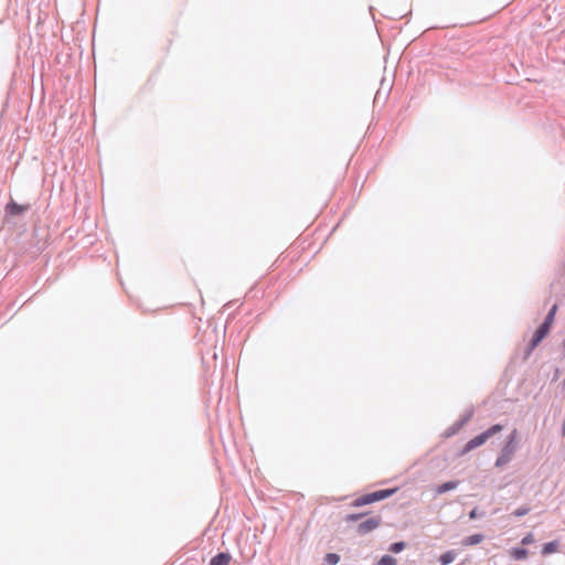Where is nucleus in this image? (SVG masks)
Returning a JSON list of instances; mask_svg holds the SVG:
<instances>
[{"label": "nucleus", "mask_w": 565, "mask_h": 565, "mask_svg": "<svg viewBox=\"0 0 565 565\" xmlns=\"http://www.w3.org/2000/svg\"><path fill=\"white\" fill-rule=\"evenodd\" d=\"M519 447V433L516 429H513L507 437L505 443L502 446L501 451L495 459L494 467L502 468L505 465H508L512 460Z\"/></svg>", "instance_id": "obj_1"}, {"label": "nucleus", "mask_w": 565, "mask_h": 565, "mask_svg": "<svg viewBox=\"0 0 565 565\" xmlns=\"http://www.w3.org/2000/svg\"><path fill=\"white\" fill-rule=\"evenodd\" d=\"M396 491H397V488H390V489H381V490H376V491H373L370 493H365V494L356 498L355 500H353L351 505L354 508H360V507H364L367 504H372V503H375V502H379V501H382V500H385V499L392 497Z\"/></svg>", "instance_id": "obj_2"}, {"label": "nucleus", "mask_w": 565, "mask_h": 565, "mask_svg": "<svg viewBox=\"0 0 565 565\" xmlns=\"http://www.w3.org/2000/svg\"><path fill=\"white\" fill-rule=\"evenodd\" d=\"M556 311H557V306L556 305L552 306V308L548 310L547 315L545 316L543 322L536 328V330L534 331V333L532 335V338H534V342L535 341L542 342L545 339V337L548 334L551 327L553 324V321L555 319Z\"/></svg>", "instance_id": "obj_3"}, {"label": "nucleus", "mask_w": 565, "mask_h": 565, "mask_svg": "<svg viewBox=\"0 0 565 565\" xmlns=\"http://www.w3.org/2000/svg\"><path fill=\"white\" fill-rule=\"evenodd\" d=\"M382 523V518L380 515L371 516L359 523L356 526V533L359 535H365L375 529H377Z\"/></svg>", "instance_id": "obj_4"}, {"label": "nucleus", "mask_w": 565, "mask_h": 565, "mask_svg": "<svg viewBox=\"0 0 565 565\" xmlns=\"http://www.w3.org/2000/svg\"><path fill=\"white\" fill-rule=\"evenodd\" d=\"M30 210V204H19L11 199L4 206L6 216H19Z\"/></svg>", "instance_id": "obj_5"}, {"label": "nucleus", "mask_w": 565, "mask_h": 565, "mask_svg": "<svg viewBox=\"0 0 565 565\" xmlns=\"http://www.w3.org/2000/svg\"><path fill=\"white\" fill-rule=\"evenodd\" d=\"M487 440H488V437L484 434V431L475 436L469 441H467L466 445L462 447V449L460 450V456H465L466 454L470 452L471 450L482 446L483 444H486Z\"/></svg>", "instance_id": "obj_6"}, {"label": "nucleus", "mask_w": 565, "mask_h": 565, "mask_svg": "<svg viewBox=\"0 0 565 565\" xmlns=\"http://www.w3.org/2000/svg\"><path fill=\"white\" fill-rule=\"evenodd\" d=\"M232 559V556L227 552H220L214 555L207 565H228Z\"/></svg>", "instance_id": "obj_7"}, {"label": "nucleus", "mask_w": 565, "mask_h": 565, "mask_svg": "<svg viewBox=\"0 0 565 565\" xmlns=\"http://www.w3.org/2000/svg\"><path fill=\"white\" fill-rule=\"evenodd\" d=\"M458 484H459L458 480H449V481H446V482L437 486L435 492H436V494H443L448 491L455 490L458 487Z\"/></svg>", "instance_id": "obj_8"}, {"label": "nucleus", "mask_w": 565, "mask_h": 565, "mask_svg": "<svg viewBox=\"0 0 565 565\" xmlns=\"http://www.w3.org/2000/svg\"><path fill=\"white\" fill-rule=\"evenodd\" d=\"M558 547H559V542L557 540L550 541V542L543 544L541 554L543 556L551 555V554L557 552Z\"/></svg>", "instance_id": "obj_9"}, {"label": "nucleus", "mask_w": 565, "mask_h": 565, "mask_svg": "<svg viewBox=\"0 0 565 565\" xmlns=\"http://www.w3.org/2000/svg\"><path fill=\"white\" fill-rule=\"evenodd\" d=\"M457 555L458 553L455 550H449L438 557V562L440 563V565H449L455 561Z\"/></svg>", "instance_id": "obj_10"}, {"label": "nucleus", "mask_w": 565, "mask_h": 565, "mask_svg": "<svg viewBox=\"0 0 565 565\" xmlns=\"http://www.w3.org/2000/svg\"><path fill=\"white\" fill-rule=\"evenodd\" d=\"M527 550L522 546L512 547L510 551V555L515 561H522L527 556Z\"/></svg>", "instance_id": "obj_11"}, {"label": "nucleus", "mask_w": 565, "mask_h": 565, "mask_svg": "<svg viewBox=\"0 0 565 565\" xmlns=\"http://www.w3.org/2000/svg\"><path fill=\"white\" fill-rule=\"evenodd\" d=\"M484 536L482 534H472L465 539V545H477L483 541Z\"/></svg>", "instance_id": "obj_12"}, {"label": "nucleus", "mask_w": 565, "mask_h": 565, "mask_svg": "<svg viewBox=\"0 0 565 565\" xmlns=\"http://www.w3.org/2000/svg\"><path fill=\"white\" fill-rule=\"evenodd\" d=\"M462 427L457 423L455 422L451 426H449L445 433H444V436L446 438H449V437H452L455 436L456 434H458L460 431Z\"/></svg>", "instance_id": "obj_13"}, {"label": "nucleus", "mask_w": 565, "mask_h": 565, "mask_svg": "<svg viewBox=\"0 0 565 565\" xmlns=\"http://www.w3.org/2000/svg\"><path fill=\"white\" fill-rule=\"evenodd\" d=\"M406 543L404 541L394 542L388 546V551L394 554H398L404 551Z\"/></svg>", "instance_id": "obj_14"}, {"label": "nucleus", "mask_w": 565, "mask_h": 565, "mask_svg": "<svg viewBox=\"0 0 565 565\" xmlns=\"http://www.w3.org/2000/svg\"><path fill=\"white\" fill-rule=\"evenodd\" d=\"M540 341L534 342V338H531L530 342L526 345V349L524 351V360L529 359V356L532 354L533 350L540 344Z\"/></svg>", "instance_id": "obj_15"}, {"label": "nucleus", "mask_w": 565, "mask_h": 565, "mask_svg": "<svg viewBox=\"0 0 565 565\" xmlns=\"http://www.w3.org/2000/svg\"><path fill=\"white\" fill-rule=\"evenodd\" d=\"M473 416V408L468 409L465 414L460 416L458 420H456L461 427H463Z\"/></svg>", "instance_id": "obj_16"}, {"label": "nucleus", "mask_w": 565, "mask_h": 565, "mask_svg": "<svg viewBox=\"0 0 565 565\" xmlns=\"http://www.w3.org/2000/svg\"><path fill=\"white\" fill-rule=\"evenodd\" d=\"M503 429V426L501 424H494L491 427H489L487 430H484V434L487 435L488 439L497 435Z\"/></svg>", "instance_id": "obj_17"}, {"label": "nucleus", "mask_w": 565, "mask_h": 565, "mask_svg": "<svg viewBox=\"0 0 565 565\" xmlns=\"http://www.w3.org/2000/svg\"><path fill=\"white\" fill-rule=\"evenodd\" d=\"M396 564H397L396 559L388 554L383 555L377 562V565H396Z\"/></svg>", "instance_id": "obj_18"}, {"label": "nucleus", "mask_w": 565, "mask_h": 565, "mask_svg": "<svg viewBox=\"0 0 565 565\" xmlns=\"http://www.w3.org/2000/svg\"><path fill=\"white\" fill-rule=\"evenodd\" d=\"M324 561L329 565H337L340 562V555L337 553H327L324 556Z\"/></svg>", "instance_id": "obj_19"}, {"label": "nucleus", "mask_w": 565, "mask_h": 565, "mask_svg": "<svg viewBox=\"0 0 565 565\" xmlns=\"http://www.w3.org/2000/svg\"><path fill=\"white\" fill-rule=\"evenodd\" d=\"M530 511H531L530 507L522 505V507L515 509L512 514L516 518H521V516L526 515Z\"/></svg>", "instance_id": "obj_20"}, {"label": "nucleus", "mask_w": 565, "mask_h": 565, "mask_svg": "<svg viewBox=\"0 0 565 565\" xmlns=\"http://www.w3.org/2000/svg\"><path fill=\"white\" fill-rule=\"evenodd\" d=\"M365 515H366V513H364V512H362V513H351V514H348L344 520L348 523L356 522V521L361 520L362 518H364Z\"/></svg>", "instance_id": "obj_21"}, {"label": "nucleus", "mask_w": 565, "mask_h": 565, "mask_svg": "<svg viewBox=\"0 0 565 565\" xmlns=\"http://www.w3.org/2000/svg\"><path fill=\"white\" fill-rule=\"evenodd\" d=\"M484 512L483 511H479L477 508H473L470 512H469V519L470 520H476L478 518H482L484 516Z\"/></svg>", "instance_id": "obj_22"}, {"label": "nucleus", "mask_w": 565, "mask_h": 565, "mask_svg": "<svg viewBox=\"0 0 565 565\" xmlns=\"http://www.w3.org/2000/svg\"><path fill=\"white\" fill-rule=\"evenodd\" d=\"M535 539H534V535L532 533H527L525 536H523V539L521 540V544L522 545H530L532 543H534Z\"/></svg>", "instance_id": "obj_23"}, {"label": "nucleus", "mask_w": 565, "mask_h": 565, "mask_svg": "<svg viewBox=\"0 0 565 565\" xmlns=\"http://www.w3.org/2000/svg\"><path fill=\"white\" fill-rule=\"evenodd\" d=\"M562 347H563V354L565 355V338H564Z\"/></svg>", "instance_id": "obj_24"}, {"label": "nucleus", "mask_w": 565, "mask_h": 565, "mask_svg": "<svg viewBox=\"0 0 565 565\" xmlns=\"http://www.w3.org/2000/svg\"><path fill=\"white\" fill-rule=\"evenodd\" d=\"M563 385H564V387H565V377H564V381H563Z\"/></svg>", "instance_id": "obj_25"}]
</instances>
